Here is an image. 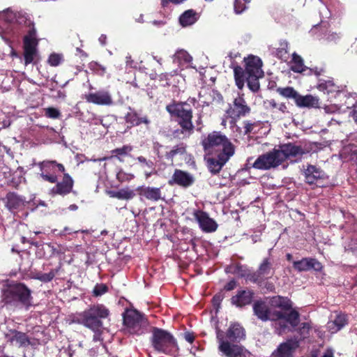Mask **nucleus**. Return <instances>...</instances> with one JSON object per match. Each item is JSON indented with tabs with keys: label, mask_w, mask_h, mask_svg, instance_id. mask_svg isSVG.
<instances>
[{
	"label": "nucleus",
	"mask_w": 357,
	"mask_h": 357,
	"mask_svg": "<svg viewBox=\"0 0 357 357\" xmlns=\"http://www.w3.org/2000/svg\"><path fill=\"white\" fill-rule=\"evenodd\" d=\"M184 337L185 340L190 343H192L195 339L194 335L190 333H185Z\"/></svg>",
	"instance_id": "59"
},
{
	"label": "nucleus",
	"mask_w": 357,
	"mask_h": 357,
	"mask_svg": "<svg viewBox=\"0 0 357 357\" xmlns=\"http://www.w3.org/2000/svg\"><path fill=\"white\" fill-rule=\"evenodd\" d=\"M250 112L251 108L244 98V93H238V96L234 98L227 113L229 117L237 120L241 117L246 116Z\"/></svg>",
	"instance_id": "13"
},
{
	"label": "nucleus",
	"mask_w": 357,
	"mask_h": 357,
	"mask_svg": "<svg viewBox=\"0 0 357 357\" xmlns=\"http://www.w3.org/2000/svg\"><path fill=\"white\" fill-rule=\"evenodd\" d=\"M123 322L130 333L142 335L147 331V320L137 310L128 311L123 317Z\"/></svg>",
	"instance_id": "8"
},
{
	"label": "nucleus",
	"mask_w": 357,
	"mask_h": 357,
	"mask_svg": "<svg viewBox=\"0 0 357 357\" xmlns=\"http://www.w3.org/2000/svg\"><path fill=\"white\" fill-rule=\"evenodd\" d=\"M21 243L23 244L30 243L31 245H38V243L26 240L25 237H22Z\"/></svg>",
	"instance_id": "62"
},
{
	"label": "nucleus",
	"mask_w": 357,
	"mask_h": 357,
	"mask_svg": "<svg viewBox=\"0 0 357 357\" xmlns=\"http://www.w3.org/2000/svg\"><path fill=\"white\" fill-rule=\"evenodd\" d=\"M187 153V145L183 143H179L174 146L168 152L165 153V158L167 160H173L176 155H183Z\"/></svg>",
	"instance_id": "34"
},
{
	"label": "nucleus",
	"mask_w": 357,
	"mask_h": 357,
	"mask_svg": "<svg viewBox=\"0 0 357 357\" xmlns=\"http://www.w3.org/2000/svg\"><path fill=\"white\" fill-rule=\"evenodd\" d=\"M276 92L287 99H293L294 102H296L299 93L291 86L278 87L276 89Z\"/></svg>",
	"instance_id": "36"
},
{
	"label": "nucleus",
	"mask_w": 357,
	"mask_h": 357,
	"mask_svg": "<svg viewBox=\"0 0 357 357\" xmlns=\"http://www.w3.org/2000/svg\"><path fill=\"white\" fill-rule=\"evenodd\" d=\"M193 132H194V129L185 130V129H183V128H177V129L174 130L172 132V135L174 138L179 139L181 135H187V137H189Z\"/></svg>",
	"instance_id": "51"
},
{
	"label": "nucleus",
	"mask_w": 357,
	"mask_h": 357,
	"mask_svg": "<svg viewBox=\"0 0 357 357\" xmlns=\"http://www.w3.org/2000/svg\"><path fill=\"white\" fill-rule=\"evenodd\" d=\"M234 155L214 154L206 160L207 167L209 172L215 175L218 174Z\"/></svg>",
	"instance_id": "19"
},
{
	"label": "nucleus",
	"mask_w": 357,
	"mask_h": 357,
	"mask_svg": "<svg viewBox=\"0 0 357 357\" xmlns=\"http://www.w3.org/2000/svg\"><path fill=\"white\" fill-rule=\"evenodd\" d=\"M289 43L287 40H280L279 46L276 49V56L284 61L289 59V51H288Z\"/></svg>",
	"instance_id": "38"
},
{
	"label": "nucleus",
	"mask_w": 357,
	"mask_h": 357,
	"mask_svg": "<svg viewBox=\"0 0 357 357\" xmlns=\"http://www.w3.org/2000/svg\"><path fill=\"white\" fill-rule=\"evenodd\" d=\"M259 126V122L254 121L252 122L250 121H243V133L245 135H248L252 132L255 127Z\"/></svg>",
	"instance_id": "47"
},
{
	"label": "nucleus",
	"mask_w": 357,
	"mask_h": 357,
	"mask_svg": "<svg viewBox=\"0 0 357 357\" xmlns=\"http://www.w3.org/2000/svg\"><path fill=\"white\" fill-rule=\"evenodd\" d=\"M290 69L294 73H301L306 71V69H308V68L304 65V61L302 57L297 53L294 52L292 54L291 66Z\"/></svg>",
	"instance_id": "33"
},
{
	"label": "nucleus",
	"mask_w": 357,
	"mask_h": 357,
	"mask_svg": "<svg viewBox=\"0 0 357 357\" xmlns=\"http://www.w3.org/2000/svg\"><path fill=\"white\" fill-rule=\"evenodd\" d=\"M273 275V271L271 268V264L268 259H265L260 265L258 270V275L261 278H271Z\"/></svg>",
	"instance_id": "37"
},
{
	"label": "nucleus",
	"mask_w": 357,
	"mask_h": 357,
	"mask_svg": "<svg viewBox=\"0 0 357 357\" xmlns=\"http://www.w3.org/2000/svg\"><path fill=\"white\" fill-rule=\"evenodd\" d=\"M270 305L271 308L273 310L279 308L282 311H287L291 307V301L288 298L281 296L273 297L270 301Z\"/></svg>",
	"instance_id": "31"
},
{
	"label": "nucleus",
	"mask_w": 357,
	"mask_h": 357,
	"mask_svg": "<svg viewBox=\"0 0 357 357\" xmlns=\"http://www.w3.org/2000/svg\"><path fill=\"white\" fill-rule=\"evenodd\" d=\"M227 273L236 274L240 276H244L246 274L245 268L238 264H231L225 268Z\"/></svg>",
	"instance_id": "42"
},
{
	"label": "nucleus",
	"mask_w": 357,
	"mask_h": 357,
	"mask_svg": "<svg viewBox=\"0 0 357 357\" xmlns=\"http://www.w3.org/2000/svg\"><path fill=\"white\" fill-rule=\"evenodd\" d=\"M45 115L50 119H58L61 113L59 109L54 107H47L45 109Z\"/></svg>",
	"instance_id": "50"
},
{
	"label": "nucleus",
	"mask_w": 357,
	"mask_h": 357,
	"mask_svg": "<svg viewBox=\"0 0 357 357\" xmlns=\"http://www.w3.org/2000/svg\"><path fill=\"white\" fill-rule=\"evenodd\" d=\"M192 215L202 231L211 233L217 230L218 223L213 218H210L206 212L197 209L193 211Z\"/></svg>",
	"instance_id": "15"
},
{
	"label": "nucleus",
	"mask_w": 357,
	"mask_h": 357,
	"mask_svg": "<svg viewBox=\"0 0 357 357\" xmlns=\"http://www.w3.org/2000/svg\"><path fill=\"white\" fill-rule=\"evenodd\" d=\"M252 299V292L250 291L242 290L238 294L231 298V303L238 307L248 305Z\"/></svg>",
	"instance_id": "30"
},
{
	"label": "nucleus",
	"mask_w": 357,
	"mask_h": 357,
	"mask_svg": "<svg viewBox=\"0 0 357 357\" xmlns=\"http://www.w3.org/2000/svg\"><path fill=\"white\" fill-rule=\"evenodd\" d=\"M199 18V15L193 9L184 11L179 17V23L183 27L195 24Z\"/></svg>",
	"instance_id": "29"
},
{
	"label": "nucleus",
	"mask_w": 357,
	"mask_h": 357,
	"mask_svg": "<svg viewBox=\"0 0 357 357\" xmlns=\"http://www.w3.org/2000/svg\"><path fill=\"white\" fill-rule=\"evenodd\" d=\"M298 347L296 340H289L280 344L278 349L273 352L271 357H291L294 351Z\"/></svg>",
	"instance_id": "23"
},
{
	"label": "nucleus",
	"mask_w": 357,
	"mask_h": 357,
	"mask_svg": "<svg viewBox=\"0 0 357 357\" xmlns=\"http://www.w3.org/2000/svg\"><path fill=\"white\" fill-rule=\"evenodd\" d=\"M245 337L243 328L238 324H231L225 335L218 331V349L227 357H250V354L241 346L234 344Z\"/></svg>",
	"instance_id": "2"
},
{
	"label": "nucleus",
	"mask_w": 357,
	"mask_h": 357,
	"mask_svg": "<svg viewBox=\"0 0 357 357\" xmlns=\"http://www.w3.org/2000/svg\"><path fill=\"white\" fill-rule=\"evenodd\" d=\"M317 89L320 91H323L324 93L327 94H333L340 91L339 86L332 79L319 83L317 86Z\"/></svg>",
	"instance_id": "35"
},
{
	"label": "nucleus",
	"mask_w": 357,
	"mask_h": 357,
	"mask_svg": "<svg viewBox=\"0 0 357 357\" xmlns=\"http://www.w3.org/2000/svg\"><path fill=\"white\" fill-rule=\"evenodd\" d=\"M278 109L283 114H285L288 112L287 105L284 102L279 104Z\"/></svg>",
	"instance_id": "60"
},
{
	"label": "nucleus",
	"mask_w": 357,
	"mask_h": 357,
	"mask_svg": "<svg viewBox=\"0 0 357 357\" xmlns=\"http://www.w3.org/2000/svg\"><path fill=\"white\" fill-rule=\"evenodd\" d=\"M107 195L110 197L126 200L132 199L135 195L134 191L129 188H122L118 191L109 190Z\"/></svg>",
	"instance_id": "32"
},
{
	"label": "nucleus",
	"mask_w": 357,
	"mask_h": 357,
	"mask_svg": "<svg viewBox=\"0 0 357 357\" xmlns=\"http://www.w3.org/2000/svg\"><path fill=\"white\" fill-rule=\"evenodd\" d=\"M268 105L271 109H278L279 104H278L275 100L272 99L268 100Z\"/></svg>",
	"instance_id": "58"
},
{
	"label": "nucleus",
	"mask_w": 357,
	"mask_h": 357,
	"mask_svg": "<svg viewBox=\"0 0 357 357\" xmlns=\"http://www.w3.org/2000/svg\"><path fill=\"white\" fill-rule=\"evenodd\" d=\"M322 357H334L333 351L331 349L326 350Z\"/></svg>",
	"instance_id": "63"
},
{
	"label": "nucleus",
	"mask_w": 357,
	"mask_h": 357,
	"mask_svg": "<svg viewBox=\"0 0 357 357\" xmlns=\"http://www.w3.org/2000/svg\"><path fill=\"white\" fill-rule=\"evenodd\" d=\"M305 181L309 185H314L317 187L326 186L328 176L325 172L315 165H307L304 171Z\"/></svg>",
	"instance_id": "12"
},
{
	"label": "nucleus",
	"mask_w": 357,
	"mask_h": 357,
	"mask_svg": "<svg viewBox=\"0 0 357 357\" xmlns=\"http://www.w3.org/2000/svg\"><path fill=\"white\" fill-rule=\"evenodd\" d=\"M167 112L172 116L178 118V124L183 129H195L192 123V109L187 101L173 100L166 106Z\"/></svg>",
	"instance_id": "5"
},
{
	"label": "nucleus",
	"mask_w": 357,
	"mask_h": 357,
	"mask_svg": "<svg viewBox=\"0 0 357 357\" xmlns=\"http://www.w3.org/2000/svg\"><path fill=\"white\" fill-rule=\"evenodd\" d=\"M347 324V315L341 312H335L327 323L326 328L331 333H335Z\"/></svg>",
	"instance_id": "25"
},
{
	"label": "nucleus",
	"mask_w": 357,
	"mask_h": 357,
	"mask_svg": "<svg viewBox=\"0 0 357 357\" xmlns=\"http://www.w3.org/2000/svg\"><path fill=\"white\" fill-rule=\"evenodd\" d=\"M38 45H23V56L24 60V65L36 64L35 59L38 56Z\"/></svg>",
	"instance_id": "28"
},
{
	"label": "nucleus",
	"mask_w": 357,
	"mask_h": 357,
	"mask_svg": "<svg viewBox=\"0 0 357 357\" xmlns=\"http://www.w3.org/2000/svg\"><path fill=\"white\" fill-rule=\"evenodd\" d=\"M253 309L255 314L257 317L263 321H274L275 319H278L280 316L279 310L271 308V307H268L262 301L255 303Z\"/></svg>",
	"instance_id": "17"
},
{
	"label": "nucleus",
	"mask_w": 357,
	"mask_h": 357,
	"mask_svg": "<svg viewBox=\"0 0 357 357\" xmlns=\"http://www.w3.org/2000/svg\"><path fill=\"white\" fill-rule=\"evenodd\" d=\"M222 299H223V296L221 294H216L213 298V302L214 305H217L218 307L220 305L221 301H222Z\"/></svg>",
	"instance_id": "55"
},
{
	"label": "nucleus",
	"mask_w": 357,
	"mask_h": 357,
	"mask_svg": "<svg viewBox=\"0 0 357 357\" xmlns=\"http://www.w3.org/2000/svg\"><path fill=\"white\" fill-rule=\"evenodd\" d=\"M55 271L52 270L47 273H38L36 275V278L42 282H49L53 279L55 276Z\"/></svg>",
	"instance_id": "48"
},
{
	"label": "nucleus",
	"mask_w": 357,
	"mask_h": 357,
	"mask_svg": "<svg viewBox=\"0 0 357 357\" xmlns=\"http://www.w3.org/2000/svg\"><path fill=\"white\" fill-rule=\"evenodd\" d=\"M10 341L13 344H18L19 346H26L29 344V340L26 335L22 332L15 331L10 338Z\"/></svg>",
	"instance_id": "40"
},
{
	"label": "nucleus",
	"mask_w": 357,
	"mask_h": 357,
	"mask_svg": "<svg viewBox=\"0 0 357 357\" xmlns=\"http://www.w3.org/2000/svg\"><path fill=\"white\" fill-rule=\"evenodd\" d=\"M251 238L252 240V243H255L258 241H260V235H259V234L252 235L251 236Z\"/></svg>",
	"instance_id": "64"
},
{
	"label": "nucleus",
	"mask_w": 357,
	"mask_h": 357,
	"mask_svg": "<svg viewBox=\"0 0 357 357\" xmlns=\"http://www.w3.org/2000/svg\"><path fill=\"white\" fill-rule=\"evenodd\" d=\"M236 287V282L234 280H231L229 282L225 287V289L227 291H231L234 289Z\"/></svg>",
	"instance_id": "57"
},
{
	"label": "nucleus",
	"mask_w": 357,
	"mask_h": 357,
	"mask_svg": "<svg viewBox=\"0 0 357 357\" xmlns=\"http://www.w3.org/2000/svg\"><path fill=\"white\" fill-rule=\"evenodd\" d=\"M280 314L278 319H275V328L278 333H284L288 328V324L292 327H296L299 323V314L295 310H291L289 312L279 311Z\"/></svg>",
	"instance_id": "14"
},
{
	"label": "nucleus",
	"mask_w": 357,
	"mask_h": 357,
	"mask_svg": "<svg viewBox=\"0 0 357 357\" xmlns=\"http://www.w3.org/2000/svg\"><path fill=\"white\" fill-rule=\"evenodd\" d=\"M56 185L51 189L53 195L65 196L70 193L74 185V181L68 173L63 172V176L61 181L55 183Z\"/></svg>",
	"instance_id": "20"
},
{
	"label": "nucleus",
	"mask_w": 357,
	"mask_h": 357,
	"mask_svg": "<svg viewBox=\"0 0 357 357\" xmlns=\"http://www.w3.org/2000/svg\"><path fill=\"white\" fill-rule=\"evenodd\" d=\"M205 155L214 154L234 155L235 146L221 131L213 130L204 136L201 141Z\"/></svg>",
	"instance_id": "4"
},
{
	"label": "nucleus",
	"mask_w": 357,
	"mask_h": 357,
	"mask_svg": "<svg viewBox=\"0 0 357 357\" xmlns=\"http://www.w3.org/2000/svg\"><path fill=\"white\" fill-rule=\"evenodd\" d=\"M137 190L140 196L144 197L149 200L157 202L161 199V190L159 188L139 187Z\"/></svg>",
	"instance_id": "27"
},
{
	"label": "nucleus",
	"mask_w": 357,
	"mask_h": 357,
	"mask_svg": "<svg viewBox=\"0 0 357 357\" xmlns=\"http://www.w3.org/2000/svg\"><path fill=\"white\" fill-rule=\"evenodd\" d=\"M124 120L128 124L127 129L138 126L140 124L149 126L151 123L147 115L140 116L137 111L131 107H128V111L124 116Z\"/></svg>",
	"instance_id": "18"
},
{
	"label": "nucleus",
	"mask_w": 357,
	"mask_h": 357,
	"mask_svg": "<svg viewBox=\"0 0 357 357\" xmlns=\"http://www.w3.org/2000/svg\"><path fill=\"white\" fill-rule=\"evenodd\" d=\"M174 57L178 63L183 62L184 63H188L192 61L191 56L188 53V52L183 50L177 51L174 54Z\"/></svg>",
	"instance_id": "43"
},
{
	"label": "nucleus",
	"mask_w": 357,
	"mask_h": 357,
	"mask_svg": "<svg viewBox=\"0 0 357 357\" xmlns=\"http://www.w3.org/2000/svg\"><path fill=\"white\" fill-rule=\"evenodd\" d=\"M132 151V147L130 145H123L121 148H116L111 151L112 157H116L120 161H122L120 156L128 155L130 152Z\"/></svg>",
	"instance_id": "41"
},
{
	"label": "nucleus",
	"mask_w": 357,
	"mask_h": 357,
	"mask_svg": "<svg viewBox=\"0 0 357 357\" xmlns=\"http://www.w3.org/2000/svg\"><path fill=\"white\" fill-rule=\"evenodd\" d=\"M109 314V310L102 304L91 305L89 309L78 314L73 321L82 324L94 332L93 340L100 341V330L102 327L101 319L107 317Z\"/></svg>",
	"instance_id": "3"
},
{
	"label": "nucleus",
	"mask_w": 357,
	"mask_h": 357,
	"mask_svg": "<svg viewBox=\"0 0 357 357\" xmlns=\"http://www.w3.org/2000/svg\"><path fill=\"white\" fill-rule=\"evenodd\" d=\"M107 291V287L105 284H97L93 289L94 295L98 296L104 294Z\"/></svg>",
	"instance_id": "52"
},
{
	"label": "nucleus",
	"mask_w": 357,
	"mask_h": 357,
	"mask_svg": "<svg viewBox=\"0 0 357 357\" xmlns=\"http://www.w3.org/2000/svg\"><path fill=\"white\" fill-rule=\"evenodd\" d=\"M137 160L141 163L143 168H146L149 170H154V163L151 160H148L146 158L142 155L137 157Z\"/></svg>",
	"instance_id": "49"
},
{
	"label": "nucleus",
	"mask_w": 357,
	"mask_h": 357,
	"mask_svg": "<svg viewBox=\"0 0 357 357\" xmlns=\"http://www.w3.org/2000/svg\"><path fill=\"white\" fill-rule=\"evenodd\" d=\"M245 69L238 65L236 62L231 63L230 68L234 71V78L237 88L242 90L247 82L248 87L253 93L260 89L259 79L264 77L261 69L262 61L257 56L250 54L243 59Z\"/></svg>",
	"instance_id": "1"
},
{
	"label": "nucleus",
	"mask_w": 357,
	"mask_h": 357,
	"mask_svg": "<svg viewBox=\"0 0 357 357\" xmlns=\"http://www.w3.org/2000/svg\"><path fill=\"white\" fill-rule=\"evenodd\" d=\"M306 70H308L309 71V74H314L316 76H319L321 75H322L324 72H325V70L324 68H318V67H315V68H309L308 69H306Z\"/></svg>",
	"instance_id": "53"
},
{
	"label": "nucleus",
	"mask_w": 357,
	"mask_h": 357,
	"mask_svg": "<svg viewBox=\"0 0 357 357\" xmlns=\"http://www.w3.org/2000/svg\"><path fill=\"white\" fill-rule=\"evenodd\" d=\"M7 206L10 209H17L22 203V199L15 192H8L6 195Z\"/></svg>",
	"instance_id": "39"
},
{
	"label": "nucleus",
	"mask_w": 357,
	"mask_h": 357,
	"mask_svg": "<svg viewBox=\"0 0 357 357\" xmlns=\"http://www.w3.org/2000/svg\"><path fill=\"white\" fill-rule=\"evenodd\" d=\"M151 343L155 351L165 354H172L177 350L174 337L169 332L160 328H153Z\"/></svg>",
	"instance_id": "6"
},
{
	"label": "nucleus",
	"mask_w": 357,
	"mask_h": 357,
	"mask_svg": "<svg viewBox=\"0 0 357 357\" xmlns=\"http://www.w3.org/2000/svg\"><path fill=\"white\" fill-rule=\"evenodd\" d=\"M293 265L294 268L300 272L310 270L319 271L322 268L321 264L313 258H303L301 260L295 261Z\"/></svg>",
	"instance_id": "24"
},
{
	"label": "nucleus",
	"mask_w": 357,
	"mask_h": 357,
	"mask_svg": "<svg viewBox=\"0 0 357 357\" xmlns=\"http://www.w3.org/2000/svg\"><path fill=\"white\" fill-rule=\"evenodd\" d=\"M194 182L195 178L190 173L176 169L172 178L169 180L168 183L170 185L176 184L183 188H188L191 186Z\"/></svg>",
	"instance_id": "21"
},
{
	"label": "nucleus",
	"mask_w": 357,
	"mask_h": 357,
	"mask_svg": "<svg viewBox=\"0 0 357 357\" xmlns=\"http://www.w3.org/2000/svg\"><path fill=\"white\" fill-rule=\"evenodd\" d=\"M89 67L91 71L100 76H103L106 73V68L96 61L91 62Z\"/></svg>",
	"instance_id": "44"
},
{
	"label": "nucleus",
	"mask_w": 357,
	"mask_h": 357,
	"mask_svg": "<svg viewBox=\"0 0 357 357\" xmlns=\"http://www.w3.org/2000/svg\"><path fill=\"white\" fill-rule=\"evenodd\" d=\"M4 296L7 303H18L26 307L31 305V291L24 284L15 283L9 285Z\"/></svg>",
	"instance_id": "7"
},
{
	"label": "nucleus",
	"mask_w": 357,
	"mask_h": 357,
	"mask_svg": "<svg viewBox=\"0 0 357 357\" xmlns=\"http://www.w3.org/2000/svg\"><path fill=\"white\" fill-rule=\"evenodd\" d=\"M295 104L298 107H307V108H319V99L317 97L313 96L311 94L302 96L298 93V97L296 100Z\"/></svg>",
	"instance_id": "26"
},
{
	"label": "nucleus",
	"mask_w": 357,
	"mask_h": 357,
	"mask_svg": "<svg viewBox=\"0 0 357 357\" xmlns=\"http://www.w3.org/2000/svg\"><path fill=\"white\" fill-rule=\"evenodd\" d=\"M40 168V177L50 183L57 182L58 176L56 174V170L60 172H65L66 169L63 164L57 162L56 160H43L38 163Z\"/></svg>",
	"instance_id": "10"
},
{
	"label": "nucleus",
	"mask_w": 357,
	"mask_h": 357,
	"mask_svg": "<svg viewBox=\"0 0 357 357\" xmlns=\"http://www.w3.org/2000/svg\"><path fill=\"white\" fill-rule=\"evenodd\" d=\"M84 98L87 102L97 105L110 106L114 103L110 92L106 90L89 92L84 94Z\"/></svg>",
	"instance_id": "16"
},
{
	"label": "nucleus",
	"mask_w": 357,
	"mask_h": 357,
	"mask_svg": "<svg viewBox=\"0 0 357 357\" xmlns=\"http://www.w3.org/2000/svg\"><path fill=\"white\" fill-rule=\"evenodd\" d=\"M18 22L20 24L24 23L25 26L29 28L26 35L24 36L23 45H26L27 43L29 45H38L39 40L36 38V29L33 22L24 16L19 17Z\"/></svg>",
	"instance_id": "22"
},
{
	"label": "nucleus",
	"mask_w": 357,
	"mask_h": 357,
	"mask_svg": "<svg viewBox=\"0 0 357 357\" xmlns=\"http://www.w3.org/2000/svg\"><path fill=\"white\" fill-rule=\"evenodd\" d=\"M279 153V157L282 160V163L287 159H301L303 155L307 154L311 151V149L306 146L297 145L295 143L288 142L279 145L277 149Z\"/></svg>",
	"instance_id": "9"
},
{
	"label": "nucleus",
	"mask_w": 357,
	"mask_h": 357,
	"mask_svg": "<svg viewBox=\"0 0 357 357\" xmlns=\"http://www.w3.org/2000/svg\"><path fill=\"white\" fill-rule=\"evenodd\" d=\"M351 116L357 124V104L353 106L352 111L351 112Z\"/></svg>",
	"instance_id": "56"
},
{
	"label": "nucleus",
	"mask_w": 357,
	"mask_h": 357,
	"mask_svg": "<svg viewBox=\"0 0 357 357\" xmlns=\"http://www.w3.org/2000/svg\"><path fill=\"white\" fill-rule=\"evenodd\" d=\"M63 61V56L61 54L52 53L49 56L47 63L53 67L58 66Z\"/></svg>",
	"instance_id": "45"
},
{
	"label": "nucleus",
	"mask_w": 357,
	"mask_h": 357,
	"mask_svg": "<svg viewBox=\"0 0 357 357\" xmlns=\"http://www.w3.org/2000/svg\"><path fill=\"white\" fill-rule=\"evenodd\" d=\"M310 329V325L308 323H303L302 324V328H301V333H303L304 332H308Z\"/></svg>",
	"instance_id": "61"
},
{
	"label": "nucleus",
	"mask_w": 357,
	"mask_h": 357,
	"mask_svg": "<svg viewBox=\"0 0 357 357\" xmlns=\"http://www.w3.org/2000/svg\"><path fill=\"white\" fill-rule=\"evenodd\" d=\"M282 163L276 149L260 155L255 161L252 167L257 169L268 170L275 168Z\"/></svg>",
	"instance_id": "11"
},
{
	"label": "nucleus",
	"mask_w": 357,
	"mask_h": 357,
	"mask_svg": "<svg viewBox=\"0 0 357 357\" xmlns=\"http://www.w3.org/2000/svg\"><path fill=\"white\" fill-rule=\"evenodd\" d=\"M185 0H161V6L165 8L167 7L169 3L174 4H179L185 1Z\"/></svg>",
	"instance_id": "54"
},
{
	"label": "nucleus",
	"mask_w": 357,
	"mask_h": 357,
	"mask_svg": "<svg viewBox=\"0 0 357 357\" xmlns=\"http://www.w3.org/2000/svg\"><path fill=\"white\" fill-rule=\"evenodd\" d=\"M249 2L250 1L248 0H235L234 3L235 13H242L247 8L246 4Z\"/></svg>",
	"instance_id": "46"
}]
</instances>
